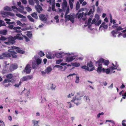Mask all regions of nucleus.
Instances as JSON below:
<instances>
[{
  "instance_id": "21",
  "label": "nucleus",
  "mask_w": 126,
  "mask_h": 126,
  "mask_svg": "<svg viewBox=\"0 0 126 126\" xmlns=\"http://www.w3.org/2000/svg\"><path fill=\"white\" fill-rule=\"evenodd\" d=\"M46 57L49 59H51L53 58L54 56V54L50 52H47L46 53Z\"/></svg>"
},
{
  "instance_id": "47",
  "label": "nucleus",
  "mask_w": 126,
  "mask_h": 126,
  "mask_svg": "<svg viewBox=\"0 0 126 126\" xmlns=\"http://www.w3.org/2000/svg\"><path fill=\"white\" fill-rule=\"evenodd\" d=\"M110 22L111 23H113V24H115L116 23V20L114 19L112 20L111 16V15H110Z\"/></svg>"
},
{
  "instance_id": "22",
  "label": "nucleus",
  "mask_w": 126,
  "mask_h": 126,
  "mask_svg": "<svg viewBox=\"0 0 126 126\" xmlns=\"http://www.w3.org/2000/svg\"><path fill=\"white\" fill-rule=\"evenodd\" d=\"M123 32L120 33L118 35V37H119L120 36H122L124 38H126V29L122 31Z\"/></svg>"
},
{
  "instance_id": "24",
  "label": "nucleus",
  "mask_w": 126,
  "mask_h": 126,
  "mask_svg": "<svg viewBox=\"0 0 126 126\" xmlns=\"http://www.w3.org/2000/svg\"><path fill=\"white\" fill-rule=\"evenodd\" d=\"M8 51L10 52V56L9 57L12 56V57L14 58H16L17 57V56L16 55L17 54L16 52H14L13 51H10L8 50Z\"/></svg>"
},
{
  "instance_id": "44",
  "label": "nucleus",
  "mask_w": 126,
  "mask_h": 126,
  "mask_svg": "<svg viewBox=\"0 0 126 126\" xmlns=\"http://www.w3.org/2000/svg\"><path fill=\"white\" fill-rule=\"evenodd\" d=\"M79 77L78 75H77L76 77V80L75 82L76 83H78L79 82Z\"/></svg>"
},
{
  "instance_id": "26",
  "label": "nucleus",
  "mask_w": 126,
  "mask_h": 126,
  "mask_svg": "<svg viewBox=\"0 0 126 126\" xmlns=\"http://www.w3.org/2000/svg\"><path fill=\"white\" fill-rule=\"evenodd\" d=\"M87 66L90 67L91 68L90 69V71H92L94 69V68L93 65V64L91 61H90L89 63H88L87 64Z\"/></svg>"
},
{
  "instance_id": "12",
  "label": "nucleus",
  "mask_w": 126,
  "mask_h": 126,
  "mask_svg": "<svg viewBox=\"0 0 126 126\" xmlns=\"http://www.w3.org/2000/svg\"><path fill=\"white\" fill-rule=\"evenodd\" d=\"M19 48L15 46H11V48L10 49L12 50L16 49V51L19 53H21L23 54L24 52H25L24 51H23L21 49H19Z\"/></svg>"
},
{
  "instance_id": "3",
  "label": "nucleus",
  "mask_w": 126,
  "mask_h": 126,
  "mask_svg": "<svg viewBox=\"0 0 126 126\" xmlns=\"http://www.w3.org/2000/svg\"><path fill=\"white\" fill-rule=\"evenodd\" d=\"M66 55L68 56L66 57L65 58L66 62L69 63L73 61L77 56L75 55L74 53L71 52L70 53H66Z\"/></svg>"
},
{
  "instance_id": "35",
  "label": "nucleus",
  "mask_w": 126,
  "mask_h": 126,
  "mask_svg": "<svg viewBox=\"0 0 126 126\" xmlns=\"http://www.w3.org/2000/svg\"><path fill=\"white\" fill-rule=\"evenodd\" d=\"M84 15V13L83 12L82 13H80L79 14L78 13L77 14V16H78V18H82Z\"/></svg>"
},
{
  "instance_id": "13",
  "label": "nucleus",
  "mask_w": 126,
  "mask_h": 126,
  "mask_svg": "<svg viewBox=\"0 0 126 126\" xmlns=\"http://www.w3.org/2000/svg\"><path fill=\"white\" fill-rule=\"evenodd\" d=\"M47 2L49 3L50 5H52L51 8L52 10L53 11H56L55 8V0H47Z\"/></svg>"
},
{
  "instance_id": "30",
  "label": "nucleus",
  "mask_w": 126,
  "mask_h": 126,
  "mask_svg": "<svg viewBox=\"0 0 126 126\" xmlns=\"http://www.w3.org/2000/svg\"><path fill=\"white\" fill-rule=\"evenodd\" d=\"M63 3H62V6L63 9H64L67 6V3L65 0H63Z\"/></svg>"
},
{
  "instance_id": "25",
  "label": "nucleus",
  "mask_w": 126,
  "mask_h": 126,
  "mask_svg": "<svg viewBox=\"0 0 126 126\" xmlns=\"http://www.w3.org/2000/svg\"><path fill=\"white\" fill-rule=\"evenodd\" d=\"M35 7L36 10L39 13H40L42 10V7L39 5V4H37Z\"/></svg>"
},
{
  "instance_id": "41",
  "label": "nucleus",
  "mask_w": 126,
  "mask_h": 126,
  "mask_svg": "<svg viewBox=\"0 0 126 126\" xmlns=\"http://www.w3.org/2000/svg\"><path fill=\"white\" fill-rule=\"evenodd\" d=\"M25 34L30 38H31L32 36V34L30 32H25Z\"/></svg>"
},
{
  "instance_id": "51",
  "label": "nucleus",
  "mask_w": 126,
  "mask_h": 126,
  "mask_svg": "<svg viewBox=\"0 0 126 126\" xmlns=\"http://www.w3.org/2000/svg\"><path fill=\"white\" fill-rule=\"evenodd\" d=\"M81 68L82 69H84L87 70H89V68L88 66L86 65L82 66L81 67Z\"/></svg>"
},
{
  "instance_id": "2",
  "label": "nucleus",
  "mask_w": 126,
  "mask_h": 126,
  "mask_svg": "<svg viewBox=\"0 0 126 126\" xmlns=\"http://www.w3.org/2000/svg\"><path fill=\"white\" fill-rule=\"evenodd\" d=\"M35 60H31L30 62V64L32 65V68L33 69L35 68L36 66V65H39L42 62V60L41 58H37L36 57H34Z\"/></svg>"
},
{
  "instance_id": "15",
  "label": "nucleus",
  "mask_w": 126,
  "mask_h": 126,
  "mask_svg": "<svg viewBox=\"0 0 126 126\" xmlns=\"http://www.w3.org/2000/svg\"><path fill=\"white\" fill-rule=\"evenodd\" d=\"M95 65L98 67L97 70V72L99 73H101L102 71V65L97 61H96L95 62Z\"/></svg>"
},
{
  "instance_id": "6",
  "label": "nucleus",
  "mask_w": 126,
  "mask_h": 126,
  "mask_svg": "<svg viewBox=\"0 0 126 126\" xmlns=\"http://www.w3.org/2000/svg\"><path fill=\"white\" fill-rule=\"evenodd\" d=\"M7 41L4 42V43L7 45H13L15 43V39L12 37H10L7 39Z\"/></svg>"
},
{
  "instance_id": "40",
  "label": "nucleus",
  "mask_w": 126,
  "mask_h": 126,
  "mask_svg": "<svg viewBox=\"0 0 126 126\" xmlns=\"http://www.w3.org/2000/svg\"><path fill=\"white\" fill-rule=\"evenodd\" d=\"M16 23L17 25L20 26H23L24 25H25V24L24 23L23 24L20 21L17 20L16 21Z\"/></svg>"
},
{
  "instance_id": "53",
  "label": "nucleus",
  "mask_w": 126,
  "mask_h": 126,
  "mask_svg": "<svg viewBox=\"0 0 126 126\" xmlns=\"http://www.w3.org/2000/svg\"><path fill=\"white\" fill-rule=\"evenodd\" d=\"M6 23L8 25H11V24H13L12 25H14L15 24V23L14 22H9L8 21H7Z\"/></svg>"
},
{
  "instance_id": "58",
  "label": "nucleus",
  "mask_w": 126,
  "mask_h": 126,
  "mask_svg": "<svg viewBox=\"0 0 126 126\" xmlns=\"http://www.w3.org/2000/svg\"><path fill=\"white\" fill-rule=\"evenodd\" d=\"M7 38L4 37L3 36H1V37L0 38V40L2 41H4L6 40Z\"/></svg>"
},
{
  "instance_id": "7",
  "label": "nucleus",
  "mask_w": 126,
  "mask_h": 126,
  "mask_svg": "<svg viewBox=\"0 0 126 126\" xmlns=\"http://www.w3.org/2000/svg\"><path fill=\"white\" fill-rule=\"evenodd\" d=\"M75 17V14L73 13L68 15L65 16V18L66 19L69 20L72 23L74 22V19Z\"/></svg>"
},
{
  "instance_id": "61",
  "label": "nucleus",
  "mask_w": 126,
  "mask_h": 126,
  "mask_svg": "<svg viewBox=\"0 0 126 126\" xmlns=\"http://www.w3.org/2000/svg\"><path fill=\"white\" fill-rule=\"evenodd\" d=\"M23 37H24L25 40L26 42H28L30 41V39L28 38L26 36L24 35Z\"/></svg>"
},
{
  "instance_id": "48",
  "label": "nucleus",
  "mask_w": 126,
  "mask_h": 126,
  "mask_svg": "<svg viewBox=\"0 0 126 126\" xmlns=\"http://www.w3.org/2000/svg\"><path fill=\"white\" fill-rule=\"evenodd\" d=\"M38 54L41 57H42L45 55L44 52L41 51L39 52L38 53Z\"/></svg>"
},
{
  "instance_id": "23",
  "label": "nucleus",
  "mask_w": 126,
  "mask_h": 126,
  "mask_svg": "<svg viewBox=\"0 0 126 126\" xmlns=\"http://www.w3.org/2000/svg\"><path fill=\"white\" fill-rule=\"evenodd\" d=\"M17 68V66L16 64H12L10 65L9 69L11 71H12L16 69Z\"/></svg>"
},
{
  "instance_id": "32",
  "label": "nucleus",
  "mask_w": 126,
  "mask_h": 126,
  "mask_svg": "<svg viewBox=\"0 0 126 126\" xmlns=\"http://www.w3.org/2000/svg\"><path fill=\"white\" fill-rule=\"evenodd\" d=\"M22 35V36L23 37V36L22 34V33H18L17 34L16 37V38L17 39L20 40H22L23 39V38L22 37H20L19 36H18V35Z\"/></svg>"
},
{
  "instance_id": "46",
  "label": "nucleus",
  "mask_w": 126,
  "mask_h": 126,
  "mask_svg": "<svg viewBox=\"0 0 126 126\" xmlns=\"http://www.w3.org/2000/svg\"><path fill=\"white\" fill-rule=\"evenodd\" d=\"M21 83V82L20 81L18 83L15 84L14 85V86L16 87L19 88L20 86Z\"/></svg>"
},
{
  "instance_id": "60",
  "label": "nucleus",
  "mask_w": 126,
  "mask_h": 126,
  "mask_svg": "<svg viewBox=\"0 0 126 126\" xmlns=\"http://www.w3.org/2000/svg\"><path fill=\"white\" fill-rule=\"evenodd\" d=\"M26 10L28 12H30L32 10V9L30 7H25Z\"/></svg>"
},
{
  "instance_id": "19",
  "label": "nucleus",
  "mask_w": 126,
  "mask_h": 126,
  "mask_svg": "<svg viewBox=\"0 0 126 126\" xmlns=\"http://www.w3.org/2000/svg\"><path fill=\"white\" fill-rule=\"evenodd\" d=\"M10 56V54L7 52L2 53L0 55V59L4 58L5 57H8Z\"/></svg>"
},
{
  "instance_id": "20",
  "label": "nucleus",
  "mask_w": 126,
  "mask_h": 126,
  "mask_svg": "<svg viewBox=\"0 0 126 126\" xmlns=\"http://www.w3.org/2000/svg\"><path fill=\"white\" fill-rule=\"evenodd\" d=\"M1 14L3 17H6L8 15H11V13L9 12H6L5 11H1L0 12Z\"/></svg>"
},
{
  "instance_id": "52",
  "label": "nucleus",
  "mask_w": 126,
  "mask_h": 126,
  "mask_svg": "<svg viewBox=\"0 0 126 126\" xmlns=\"http://www.w3.org/2000/svg\"><path fill=\"white\" fill-rule=\"evenodd\" d=\"M80 7V4L79 2H77L76 4V8L77 10H78Z\"/></svg>"
},
{
  "instance_id": "59",
  "label": "nucleus",
  "mask_w": 126,
  "mask_h": 126,
  "mask_svg": "<svg viewBox=\"0 0 126 126\" xmlns=\"http://www.w3.org/2000/svg\"><path fill=\"white\" fill-rule=\"evenodd\" d=\"M29 3L30 5H33L34 4V3L33 0H29Z\"/></svg>"
},
{
  "instance_id": "64",
  "label": "nucleus",
  "mask_w": 126,
  "mask_h": 126,
  "mask_svg": "<svg viewBox=\"0 0 126 126\" xmlns=\"http://www.w3.org/2000/svg\"><path fill=\"white\" fill-rule=\"evenodd\" d=\"M21 3L20 2H17V5L19 6L21 8H23V6L21 5Z\"/></svg>"
},
{
  "instance_id": "62",
  "label": "nucleus",
  "mask_w": 126,
  "mask_h": 126,
  "mask_svg": "<svg viewBox=\"0 0 126 126\" xmlns=\"http://www.w3.org/2000/svg\"><path fill=\"white\" fill-rule=\"evenodd\" d=\"M95 18L96 20H99V15L97 14H96L95 16Z\"/></svg>"
},
{
  "instance_id": "31",
  "label": "nucleus",
  "mask_w": 126,
  "mask_h": 126,
  "mask_svg": "<svg viewBox=\"0 0 126 126\" xmlns=\"http://www.w3.org/2000/svg\"><path fill=\"white\" fill-rule=\"evenodd\" d=\"M92 19L91 18H89L87 21H86L85 23V26H87V25H88V27L89 28L90 26L89 25L90 24Z\"/></svg>"
},
{
  "instance_id": "45",
  "label": "nucleus",
  "mask_w": 126,
  "mask_h": 126,
  "mask_svg": "<svg viewBox=\"0 0 126 126\" xmlns=\"http://www.w3.org/2000/svg\"><path fill=\"white\" fill-rule=\"evenodd\" d=\"M31 15L34 18L36 19H37L38 18V17L37 15L36 14L35 12L34 13L32 14H31Z\"/></svg>"
},
{
  "instance_id": "4",
  "label": "nucleus",
  "mask_w": 126,
  "mask_h": 126,
  "mask_svg": "<svg viewBox=\"0 0 126 126\" xmlns=\"http://www.w3.org/2000/svg\"><path fill=\"white\" fill-rule=\"evenodd\" d=\"M6 79H5L3 81V82L4 83L10 82H11L12 83L14 82V81H12L11 80H13V76L12 74H8L6 75Z\"/></svg>"
},
{
  "instance_id": "55",
  "label": "nucleus",
  "mask_w": 126,
  "mask_h": 126,
  "mask_svg": "<svg viewBox=\"0 0 126 126\" xmlns=\"http://www.w3.org/2000/svg\"><path fill=\"white\" fill-rule=\"evenodd\" d=\"M69 3L70 7L71 9L73 8V4L72 2L70 0H69Z\"/></svg>"
},
{
  "instance_id": "50",
  "label": "nucleus",
  "mask_w": 126,
  "mask_h": 126,
  "mask_svg": "<svg viewBox=\"0 0 126 126\" xmlns=\"http://www.w3.org/2000/svg\"><path fill=\"white\" fill-rule=\"evenodd\" d=\"M2 26H5L4 22L2 20H0V27Z\"/></svg>"
},
{
  "instance_id": "16",
  "label": "nucleus",
  "mask_w": 126,
  "mask_h": 126,
  "mask_svg": "<svg viewBox=\"0 0 126 126\" xmlns=\"http://www.w3.org/2000/svg\"><path fill=\"white\" fill-rule=\"evenodd\" d=\"M101 20L99 19L96 20L95 18L91 22L92 24H95L96 26H98L101 23Z\"/></svg>"
},
{
  "instance_id": "37",
  "label": "nucleus",
  "mask_w": 126,
  "mask_h": 126,
  "mask_svg": "<svg viewBox=\"0 0 126 126\" xmlns=\"http://www.w3.org/2000/svg\"><path fill=\"white\" fill-rule=\"evenodd\" d=\"M4 9L5 10L11 11L12 9L11 8L8 6H6L4 8Z\"/></svg>"
},
{
  "instance_id": "11",
  "label": "nucleus",
  "mask_w": 126,
  "mask_h": 126,
  "mask_svg": "<svg viewBox=\"0 0 126 126\" xmlns=\"http://www.w3.org/2000/svg\"><path fill=\"white\" fill-rule=\"evenodd\" d=\"M66 53H64L63 52H61L56 53L55 56L56 57L60 58H62L64 56L66 55Z\"/></svg>"
},
{
  "instance_id": "63",
  "label": "nucleus",
  "mask_w": 126,
  "mask_h": 126,
  "mask_svg": "<svg viewBox=\"0 0 126 126\" xmlns=\"http://www.w3.org/2000/svg\"><path fill=\"white\" fill-rule=\"evenodd\" d=\"M115 63L114 64L113 63H112V65L114 67H118V65L117 63V62H115Z\"/></svg>"
},
{
  "instance_id": "57",
  "label": "nucleus",
  "mask_w": 126,
  "mask_h": 126,
  "mask_svg": "<svg viewBox=\"0 0 126 126\" xmlns=\"http://www.w3.org/2000/svg\"><path fill=\"white\" fill-rule=\"evenodd\" d=\"M58 18L59 16H56L54 17V19L56 20H57L56 21V22L57 23H58L59 22V19H58Z\"/></svg>"
},
{
  "instance_id": "17",
  "label": "nucleus",
  "mask_w": 126,
  "mask_h": 126,
  "mask_svg": "<svg viewBox=\"0 0 126 126\" xmlns=\"http://www.w3.org/2000/svg\"><path fill=\"white\" fill-rule=\"evenodd\" d=\"M16 15L18 16V17L20 18H22L20 20L22 22H26L27 21V20L26 18V17L21 15L20 14H16Z\"/></svg>"
},
{
  "instance_id": "49",
  "label": "nucleus",
  "mask_w": 126,
  "mask_h": 126,
  "mask_svg": "<svg viewBox=\"0 0 126 126\" xmlns=\"http://www.w3.org/2000/svg\"><path fill=\"white\" fill-rule=\"evenodd\" d=\"M14 25H9L7 26H6V27L7 28H8L9 29L12 30L13 29V28H14Z\"/></svg>"
},
{
  "instance_id": "33",
  "label": "nucleus",
  "mask_w": 126,
  "mask_h": 126,
  "mask_svg": "<svg viewBox=\"0 0 126 126\" xmlns=\"http://www.w3.org/2000/svg\"><path fill=\"white\" fill-rule=\"evenodd\" d=\"M7 31L6 30H2L0 31V34L3 35L6 34Z\"/></svg>"
},
{
  "instance_id": "5",
  "label": "nucleus",
  "mask_w": 126,
  "mask_h": 126,
  "mask_svg": "<svg viewBox=\"0 0 126 126\" xmlns=\"http://www.w3.org/2000/svg\"><path fill=\"white\" fill-rule=\"evenodd\" d=\"M116 69V68L113 67H109V68L106 69L103 68L102 69V71L103 72H105L107 74H109L110 73H114L115 72V71H113V70L115 69Z\"/></svg>"
},
{
  "instance_id": "36",
  "label": "nucleus",
  "mask_w": 126,
  "mask_h": 126,
  "mask_svg": "<svg viewBox=\"0 0 126 126\" xmlns=\"http://www.w3.org/2000/svg\"><path fill=\"white\" fill-rule=\"evenodd\" d=\"M33 126H39L38 123L39 122V121L33 120L32 121Z\"/></svg>"
},
{
  "instance_id": "39",
  "label": "nucleus",
  "mask_w": 126,
  "mask_h": 126,
  "mask_svg": "<svg viewBox=\"0 0 126 126\" xmlns=\"http://www.w3.org/2000/svg\"><path fill=\"white\" fill-rule=\"evenodd\" d=\"M93 11L91 9L90 10L89 12L87 13H85L84 14L85 16H86L87 15L88 16H90L91 14L93 13Z\"/></svg>"
},
{
  "instance_id": "28",
  "label": "nucleus",
  "mask_w": 126,
  "mask_h": 126,
  "mask_svg": "<svg viewBox=\"0 0 126 126\" xmlns=\"http://www.w3.org/2000/svg\"><path fill=\"white\" fill-rule=\"evenodd\" d=\"M102 28L104 29H106L108 28V26L107 24H105V22H103L101 24L100 26L99 29H100V28Z\"/></svg>"
},
{
  "instance_id": "54",
  "label": "nucleus",
  "mask_w": 126,
  "mask_h": 126,
  "mask_svg": "<svg viewBox=\"0 0 126 126\" xmlns=\"http://www.w3.org/2000/svg\"><path fill=\"white\" fill-rule=\"evenodd\" d=\"M63 60L59 59L56 61V63L57 64H59L63 61Z\"/></svg>"
},
{
  "instance_id": "34",
  "label": "nucleus",
  "mask_w": 126,
  "mask_h": 126,
  "mask_svg": "<svg viewBox=\"0 0 126 126\" xmlns=\"http://www.w3.org/2000/svg\"><path fill=\"white\" fill-rule=\"evenodd\" d=\"M71 65L73 66L78 67L80 66V64L79 63H71Z\"/></svg>"
},
{
  "instance_id": "29",
  "label": "nucleus",
  "mask_w": 126,
  "mask_h": 126,
  "mask_svg": "<svg viewBox=\"0 0 126 126\" xmlns=\"http://www.w3.org/2000/svg\"><path fill=\"white\" fill-rule=\"evenodd\" d=\"M52 70V67L50 66H48L45 70V71L48 74Z\"/></svg>"
},
{
  "instance_id": "38",
  "label": "nucleus",
  "mask_w": 126,
  "mask_h": 126,
  "mask_svg": "<svg viewBox=\"0 0 126 126\" xmlns=\"http://www.w3.org/2000/svg\"><path fill=\"white\" fill-rule=\"evenodd\" d=\"M66 68V67L65 66H64L63 67L62 66L60 65L59 68V70H60L62 71H64L65 70Z\"/></svg>"
},
{
  "instance_id": "1",
  "label": "nucleus",
  "mask_w": 126,
  "mask_h": 126,
  "mask_svg": "<svg viewBox=\"0 0 126 126\" xmlns=\"http://www.w3.org/2000/svg\"><path fill=\"white\" fill-rule=\"evenodd\" d=\"M82 93L79 92L77 93V95L75 97H73L72 100L71 101L74 102L75 104H76L77 105H78L80 104L78 101L80 100L81 99V97H82L84 94L81 95Z\"/></svg>"
},
{
  "instance_id": "43",
  "label": "nucleus",
  "mask_w": 126,
  "mask_h": 126,
  "mask_svg": "<svg viewBox=\"0 0 126 126\" xmlns=\"http://www.w3.org/2000/svg\"><path fill=\"white\" fill-rule=\"evenodd\" d=\"M27 17L29 20L31 22H34V19L32 17L30 16L29 15L27 16Z\"/></svg>"
},
{
  "instance_id": "18",
  "label": "nucleus",
  "mask_w": 126,
  "mask_h": 126,
  "mask_svg": "<svg viewBox=\"0 0 126 126\" xmlns=\"http://www.w3.org/2000/svg\"><path fill=\"white\" fill-rule=\"evenodd\" d=\"M11 7L12 8L13 10L14 11L17 12V11H18L21 13H22V12H23V11L24 10V7L23 8H17L15 6H12Z\"/></svg>"
},
{
  "instance_id": "8",
  "label": "nucleus",
  "mask_w": 126,
  "mask_h": 126,
  "mask_svg": "<svg viewBox=\"0 0 126 126\" xmlns=\"http://www.w3.org/2000/svg\"><path fill=\"white\" fill-rule=\"evenodd\" d=\"M123 29L120 26H119L117 27L116 28V30H113L111 32V33L113 37H116V35L119 33L118 31L122 30Z\"/></svg>"
},
{
  "instance_id": "10",
  "label": "nucleus",
  "mask_w": 126,
  "mask_h": 126,
  "mask_svg": "<svg viewBox=\"0 0 126 126\" xmlns=\"http://www.w3.org/2000/svg\"><path fill=\"white\" fill-rule=\"evenodd\" d=\"M33 78L32 75H28L23 76L21 78L20 80V81L21 82V83L23 81H27L28 80H30Z\"/></svg>"
},
{
  "instance_id": "42",
  "label": "nucleus",
  "mask_w": 126,
  "mask_h": 126,
  "mask_svg": "<svg viewBox=\"0 0 126 126\" xmlns=\"http://www.w3.org/2000/svg\"><path fill=\"white\" fill-rule=\"evenodd\" d=\"M49 85L50 87V88H51L52 90H54L56 87L55 85L52 83L50 84H49Z\"/></svg>"
},
{
  "instance_id": "9",
  "label": "nucleus",
  "mask_w": 126,
  "mask_h": 126,
  "mask_svg": "<svg viewBox=\"0 0 126 126\" xmlns=\"http://www.w3.org/2000/svg\"><path fill=\"white\" fill-rule=\"evenodd\" d=\"M100 64L102 65V63L103 64L106 66H108L109 63V61L108 60H105L102 58H100L98 61H97Z\"/></svg>"
},
{
  "instance_id": "56",
  "label": "nucleus",
  "mask_w": 126,
  "mask_h": 126,
  "mask_svg": "<svg viewBox=\"0 0 126 126\" xmlns=\"http://www.w3.org/2000/svg\"><path fill=\"white\" fill-rule=\"evenodd\" d=\"M84 98L85 100L87 101H90V99L87 96H85L84 97Z\"/></svg>"
},
{
  "instance_id": "14",
  "label": "nucleus",
  "mask_w": 126,
  "mask_h": 126,
  "mask_svg": "<svg viewBox=\"0 0 126 126\" xmlns=\"http://www.w3.org/2000/svg\"><path fill=\"white\" fill-rule=\"evenodd\" d=\"M31 68L30 65V64H28L26 65L24 70V71L26 74H29L31 72Z\"/></svg>"
},
{
  "instance_id": "27",
  "label": "nucleus",
  "mask_w": 126,
  "mask_h": 126,
  "mask_svg": "<svg viewBox=\"0 0 126 126\" xmlns=\"http://www.w3.org/2000/svg\"><path fill=\"white\" fill-rule=\"evenodd\" d=\"M39 17L41 19V20L43 21H45L47 20V18L43 14L40 15L39 16Z\"/></svg>"
}]
</instances>
